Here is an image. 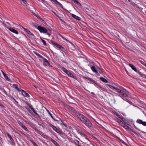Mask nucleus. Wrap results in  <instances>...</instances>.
I'll use <instances>...</instances> for the list:
<instances>
[{
    "mask_svg": "<svg viewBox=\"0 0 146 146\" xmlns=\"http://www.w3.org/2000/svg\"><path fill=\"white\" fill-rule=\"evenodd\" d=\"M31 109L32 110V111H35V110L34 109V108H31Z\"/></svg>",
    "mask_w": 146,
    "mask_h": 146,
    "instance_id": "53",
    "label": "nucleus"
},
{
    "mask_svg": "<svg viewBox=\"0 0 146 146\" xmlns=\"http://www.w3.org/2000/svg\"><path fill=\"white\" fill-rule=\"evenodd\" d=\"M35 114L36 115H37L38 116V113H37L36 112H35Z\"/></svg>",
    "mask_w": 146,
    "mask_h": 146,
    "instance_id": "56",
    "label": "nucleus"
},
{
    "mask_svg": "<svg viewBox=\"0 0 146 146\" xmlns=\"http://www.w3.org/2000/svg\"><path fill=\"white\" fill-rule=\"evenodd\" d=\"M17 90L19 92H21V90H19L18 88Z\"/></svg>",
    "mask_w": 146,
    "mask_h": 146,
    "instance_id": "48",
    "label": "nucleus"
},
{
    "mask_svg": "<svg viewBox=\"0 0 146 146\" xmlns=\"http://www.w3.org/2000/svg\"><path fill=\"white\" fill-rule=\"evenodd\" d=\"M95 72V73H96V74L97 75H98V76H99V74L98 73V71H97V70H96V72Z\"/></svg>",
    "mask_w": 146,
    "mask_h": 146,
    "instance_id": "45",
    "label": "nucleus"
},
{
    "mask_svg": "<svg viewBox=\"0 0 146 146\" xmlns=\"http://www.w3.org/2000/svg\"><path fill=\"white\" fill-rule=\"evenodd\" d=\"M57 44V43L55 42H54L53 44L54 46H55L56 45V44Z\"/></svg>",
    "mask_w": 146,
    "mask_h": 146,
    "instance_id": "47",
    "label": "nucleus"
},
{
    "mask_svg": "<svg viewBox=\"0 0 146 146\" xmlns=\"http://www.w3.org/2000/svg\"><path fill=\"white\" fill-rule=\"evenodd\" d=\"M60 49V50L62 51H64V50H65V49L63 47H62V46H61Z\"/></svg>",
    "mask_w": 146,
    "mask_h": 146,
    "instance_id": "34",
    "label": "nucleus"
},
{
    "mask_svg": "<svg viewBox=\"0 0 146 146\" xmlns=\"http://www.w3.org/2000/svg\"><path fill=\"white\" fill-rule=\"evenodd\" d=\"M39 60L41 61H43V59H41V58H40V59H39Z\"/></svg>",
    "mask_w": 146,
    "mask_h": 146,
    "instance_id": "54",
    "label": "nucleus"
},
{
    "mask_svg": "<svg viewBox=\"0 0 146 146\" xmlns=\"http://www.w3.org/2000/svg\"><path fill=\"white\" fill-rule=\"evenodd\" d=\"M13 100H14L16 102H17V101H16V100H15V99L14 98H13Z\"/></svg>",
    "mask_w": 146,
    "mask_h": 146,
    "instance_id": "58",
    "label": "nucleus"
},
{
    "mask_svg": "<svg viewBox=\"0 0 146 146\" xmlns=\"http://www.w3.org/2000/svg\"><path fill=\"white\" fill-rule=\"evenodd\" d=\"M26 103L27 105H29V104L28 103V102H27L26 101L25 102Z\"/></svg>",
    "mask_w": 146,
    "mask_h": 146,
    "instance_id": "55",
    "label": "nucleus"
},
{
    "mask_svg": "<svg viewBox=\"0 0 146 146\" xmlns=\"http://www.w3.org/2000/svg\"><path fill=\"white\" fill-rule=\"evenodd\" d=\"M107 85L108 86H109V87L110 88H111L113 90H115V87H113V86H111L110 85V84H107Z\"/></svg>",
    "mask_w": 146,
    "mask_h": 146,
    "instance_id": "23",
    "label": "nucleus"
},
{
    "mask_svg": "<svg viewBox=\"0 0 146 146\" xmlns=\"http://www.w3.org/2000/svg\"><path fill=\"white\" fill-rule=\"evenodd\" d=\"M34 144L36 146H38V145L35 143H34Z\"/></svg>",
    "mask_w": 146,
    "mask_h": 146,
    "instance_id": "59",
    "label": "nucleus"
},
{
    "mask_svg": "<svg viewBox=\"0 0 146 146\" xmlns=\"http://www.w3.org/2000/svg\"><path fill=\"white\" fill-rule=\"evenodd\" d=\"M21 92L23 96L27 98L29 97V95L24 90H22Z\"/></svg>",
    "mask_w": 146,
    "mask_h": 146,
    "instance_id": "7",
    "label": "nucleus"
},
{
    "mask_svg": "<svg viewBox=\"0 0 146 146\" xmlns=\"http://www.w3.org/2000/svg\"><path fill=\"white\" fill-rule=\"evenodd\" d=\"M50 140L51 141L53 142L54 144L55 143V142H56V141L54 140L53 139H51Z\"/></svg>",
    "mask_w": 146,
    "mask_h": 146,
    "instance_id": "39",
    "label": "nucleus"
},
{
    "mask_svg": "<svg viewBox=\"0 0 146 146\" xmlns=\"http://www.w3.org/2000/svg\"><path fill=\"white\" fill-rule=\"evenodd\" d=\"M90 82H90V83H93V84H96V82L93 79L91 78L89 81Z\"/></svg>",
    "mask_w": 146,
    "mask_h": 146,
    "instance_id": "21",
    "label": "nucleus"
},
{
    "mask_svg": "<svg viewBox=\"0 0 146 146\" xmlns=\"http://www.w3.org/2000/svg\"><path fill=\"white\" fill-rule=\"evenodd\" d=\"M129 65L131 67L133 70L135 72H137V70L136 68L133 65L131 64H129Z\"/></svg>",
    "mask_w": 146,
    "mask_h": 146,
    "instance_id": "14",
    "label": "nucleus"
},
{
    "mask_svg": "<svg viewBox=\"0 0 146 146\" xmlns=\"http://www.w3.org/2000/svg\"><path fill=\"white\" fill-rule=\"evenodd\" d=\"M57 44V43L55 42H54L53 44L54 46H55L56 45V44Z\"/></svg>",
    "mask_w": 146,
    "mask_h": 146,
    "instance_id": "46",
    "label": "nucleus"
},
{
    "mask_svg": "<svg viewBox=\"0 0 146 146\" xmlns=\"http://www.w3.org/2000/svg\"><path fill=\"white\" fill-rule=\"evenodd\" d=\"M62 122V124L63 125H64V126H65L66 127L67 125L64 123L63 122Z\"/></svg>",
    "mask_w": 146,
    "mask_h": 146,
    "instance_id": "44",
    "label": "nucleus"
},
{
    "mask_svg": "<svg viewBox=\"0 0 146 146\" xmlns=\"http://www.w3.org/2000/svg\"><path fill=\"white\" fill-rule=\"evenodd\" d=\"M55 46H56V47H57L58 48L60 49V48L61 46L59 44H56V45Z\"/></svg>",
    "mask_w": 146,
    "mask_h": 146,
    "instance_id": "37",
    "label": "nucleus"
},
{
    "mask_svg": "<svg viewBox=\"0 0 146 146\" xmlns=\"http://www.w3.org/2000/svg\"><path fill=\"white\" fill-rule=\"evenodd\" d=\"M22 28H23V29H24V30L26 32H27L29 35H33V34L31 33V32L28 29H26L25 28L23 27L22 26Z\"/></svg>",
    "mask_w": 146,
    "mask_h": 146,
    "instance_id": "12",
    "label": "nucleus"
},
{
    "mask_svg": "<svg viewBox=\"0 0 146 146\" xmlns=\"http://www.w3.org/2000/svg\"><path fill=\"white\" fill-rule=\"evenodd\" d=\"M70 109L77 116V117L79 119L82 117L84 115H83L80 113L79 111H77L73 108L70 107Z\"/></svg>",
    "mask_w": 146,
    "mask_h": 146,
    "instance_id": "3",
    "label": "nucleus"
},
{
    "mask_svg": "<svg viewBox=\"0 0 146 146\" xmlns=\"http://www.w3.org/2000/svg\"><path fill=\"white\" fill-rule=\"evenodd\" d=\"M80 120L88 128H90L92 126V124L88 119L83 115Z\"/></svg>",
    "mask_w": 146,
    "mask_h": 146,
    "instance_id": "1",
    "label": "nucleus"
},
{
    "mask_svg": "<svg viewBox=\"0 0 146 146\" xmlns=\"http://www.w3.org/2000/svg\"><path fill=\"white\" fill-rule=\"evenodd\" d=\"M33 112L34 113H35V112H36V111H35V110L34 111H33Z\"/></svg>",
    "mask_w": 146,
    "mask_h": 146,
    "instance_id": "63",
    "label": "nucleus"
},
{
    "mask_svg": "<svg viewBox=\"0 0 146 146\" xmlns=\"http://www.w3.org/2000/svg\"><path fill=\"white\" fill-rule=\"evenodd\" d=\"M119 118H120V119L122 117L121 115H120L119 114H118L117 112H115V113H114Z\"/></svg>",
    "mask_w": 146,
    "mask_h": 146,
    "instance_id": "27",
    "label": "nucleus"
},
{
    "mask_svg": "<svg viewBox=\"0 0 146 146\" xmlns=\"http://www.w3.org/2000/svg\"><path fill=\"white\" fill-rule=\"evenodd\" d=\"M124 128H125V129H129V127L127 125H126V124L125 125V126H124Z\"/></svg>",
    "mask_w": 146,
    "mask_h": 146,
    "instance_id": "35",
    "label": "nucleus"
},
{
    "mask_svg": "<svg viewBox=\"0 0 146 146\" xmlns=\"http://www.w3.org/2000/svg\"><path fill=\"white\" fill-rule=\"evenodd\" d=\"M7 135V136L9 138V139H10V140H11V141L12 142V141H13V138H12V137H11V136L8 133Z\"/></svg>",
    "mask_w": 146,
    "mask_h": 146,
    "instance_id": "24",
    "label": "nucleus"
},
{
    "mask_svg": "<svg viewBox=\"0 0 146 146\" xmlns=\"http://www.w3.org/2000/svg\"><path fill=\"white\" fill-rule=\"evenodd\" d=\"M100 80L101 81H103L104 82H105V83L108 82V81L107 80H106V79L104 78H103V77H101L100 78Z\"/></svg>",
    "mask_w": 146,
    "mask_h": 146,
    "instance_id": "17",
    "label": "nucleus"
},
{
    "mask_svg": "<svg viewBox=\"0 0 146 146\" xmlns=\"http://www.w3.org/2000/svg\"><path fill=\"white\" fill-rule=\"evenodd\" d=\"M62 38L64 40H65L66 41H68V42L69 43H71V44H72V43L71 42H70V41H69L67 39L65 38H64L63 36H62Z\"/></svg>",
    "mask_w": 146,
    "mask_h": 146,
    "instance_id": "29",
    "label": "nucleus"
},
{
    "mask_svg": "<svg viewBox=\"0 0 146 146\" xmlns=\"http://www.w3.org/2000/svg\"><path fill=\"white\" fill-rule=\"evenodd\" d=\"M137 109H139V110L141 109L140 108H139L138 107H137Z\"/></svg>",
    "mask_w": 146,
    "mask_h": 146,
    "instance_id": "62",
    "label": "nucleus"
},
{
    "mask_svg": "<svg viewBox=\"0 0 146 146\" xmlns=\"http://www.w3.org/2000/svg\"><path fill=\"white\" fill-rule=\"evenodd\" d=\"M8 29L11 32H13L14 33H15L16 34H18V31H17V30H15V29L12 28H10L9 29Z\"/></svg>",
    "mask_w": 146,
    "mask_h": 146,
    "instance_id": "11",
    "label": "nucleus"
},
{
    "mask_svg": "<svg viewBox=\"0 0 146 146\" xmlns=\"http://www.w3.org/2000/svg\"><path fill=\"white\" fill-rule=\"evenodd\" d=\"M41 40H42V42L43 44L45 46H46V44L45 41L44 40L42 39V38H41Z\"/></svg>",
    "mask_w": 146,
    "mask_h": 146,
    "instance_id": "31",
    "label": "nucleus"
},
{
    "mask_svg": "<svg viewBox=\"0 0 146 146\" xmlns=\"http://www.w3.org/2000/svg\"><path fill=\"white\" fill-rule=\"evenodd\" d=\"M42 1H44V0H41Z\"/></svg>",
    "mask_w": 146,
    "mask_h": 146,
    "instance_id": "64",
    "label": "nucleus"
},
{
    "mask_svg": "<svg viewBox=\"0 0 146 146\" xmlns=\"http://www.w3.org/2000/svg\"><path fill=\"white\" fill-rule=\"evenodd\" d=\"M113 100L114 101V103L115 104V102H116V101L115 100Z\"/></svg>",
    "mask_w": 146,
    "mask_h": 146,
    "instance_id": "57",
    "label": "nucleus"
},
{
    "mask_svg": "<svg viewBox=\"0 0 146 146\" xmlns=\"http://www.w3.org/2000/svg\"><path fill=\"white\" fill-rule=\"evenodd\" d=\"M138 73L139 75H140L143 78H146V75L143 74L141 72L139 71H138Z\"/></svg>",
    "mask_w": 146,
    "mask_h": 146,
    "instance_id": "15",
    "label": "nucleus"
},
{
    "mask_svg": "<svg viewBox=\"0 0 146 146\" xmlns=\"http://www.w3.org/2000/svg\"><path fill=\"white\" fill-rule=\"evenodd\" d=\"M13 86H14V88L16 89H17L18 88V86L17 84H13Z\"/></svg>",
    "mask_w": 146,
    "mask_h": 146,
    "instance_id": "40",
    "label": "nucleus"
},
{
    "mask_svg": "<svg viewBox=\"0 0 146 146\" xmlns=\"http://www.w3.org/2000/svg\"><path fill=\"white\" fill-rule=\"evenodd\" d=\"M29 107L31 109V108H33L32 107V106H31L29 104V105H28Z\"/></svg>",
    "mask_w": 146,
    "mask_h": 146,
    "instance_id": "49",
    "label": "nucleus"
},
{
    "mask_svg": "<svg viewBox=\"0 0 146 146\" xmlns=\"http://www.w3.org/2000/svg\"><path fill=\"white\" fill-rule=\"evenodd\" d=\"M3 75L5 79H6L8 81H9L10 79L8 78V77L5 74H4Z\"/></svg>",
    "mask_w": 146,
    "mask_h": 146,
    "instance_id": "22",
    "label": "nucleus"
},
{
    "mask_svg": "<svg viewBox=\"0 0 146 146\" xmlns=\"http://www.w3.org/2000/svg\"><path fill=\"white\" fill-rule=\"evenodd\" d=\"M122 95L123 97H127V95L126 94V93H125V92L124 91L123 92L122 94H121Z\"/></svg>",
    "mask_w": 146,
    "mask_h": 146,
    "instance_id": "26",
    "label": "nucleus"
},
{
    "mask_svg": "<svg viewBox=\"0 0 146 146\" xmlns=\"http://www.w3.org/2000/svg\"><path fill=\"white\" fill-rule=\"evenodd\" d=\"M34 53L36 54V55L37 56L38 58H41V59H43L44 58L42 56H41L40 54L37 53V52H35Z\"/></svg>",
    "mask_w": 146,
    "mask_h": 146,
    "instance_id": "18",
    "label": "nucleus"
},
{
    "mask_svg": "<svg viewBox=\"0 0 146 146\" xmlns=\"http://www.w3.org/2000/svg\"><path fill=\"white\" fill-rule=\"evenodd\" d=\"M70 77H72L73 78H74L75 79H77V78H76V76H74L73 75V74H72V75H70Z\"/></svg>",
    "mask_w": 146,
    "mask_h": 146,
    "instance_id": "32",
    "label": "nucleus"
},
{
    "mask_svg": "<svg viewBox=\"0 0 146 146\" xmlns=\"http://www.w3.org/2000/svg\"><path fill=\"white\" fill-rule=\"evenodd\" d=\"M54 144L56 146H60L56 142Z\"/></svg>",
    "mask_w": 146,
    "mask_h": 146,
    "instance_id": "43",
    "label": "nucleus"
},
{
    "mask_svg": "<svg viewBox=\"0 0 146 146\" xmlns=\"http://www.w3.org/2000/svg\"><path fill=\"white\" fill-rule=\"evenodd\" d=\"M61 70L64 72L66 74L69 76H70V75H72V73L67 70L66 68L64 67H62L61 68Z\"/></svg>",
    "mask_w": 146,
    "mask_h": 146,
    "instance_id": "4",
    "label": "nucleus"
},
{
    "mask_svg": "<svg viewBox=\"0 0 146 146\" xmlns=\"http://www.w3.org/2000/svg\"><path fill=\"white\" fill-rule=\"evenodd\" d=\"M120 90L119 89H118V88H115V90H114V91H115L118 92H119V91H120Z\"/></svg>",
    "mask_w": 146,
    "mask_h": 146,
    "instance_id": "33",
    "label": "nucleus"
},
{
    "mask_svg": "<svg viewBox=\"0 0 146 146\" xmlns=\"http://www.w3.org/2000/svg\"><path fill=\"white\" fill-rule=\"evenodd\" d=\"M57 17H58V18H59L61 20V19H60V17L59 16H57Z\"/></svg>",
    "mask_w": 146,
    "mask_h": 146,
    "instance_id": "60",
    "label": "nucleus"
},
{
    "mask_svg": "<svg viewBox=\"0 0 146 146\" xmlns=\"http://www.w3.org/2000/svg\"><path fill=\"white\" fill-rule=\"evenodd\" d=\"M60 136L62 138H64V137H63V135L62 134H61L60 135Z\"/></svg>",
    "mask_w": 146,
    "mask_h": 146,
    "instance_id": "50",
    "label": "nucleus"
},
{
    "mask_svg": "<svg viewBox=\"0 0 146 146\" xmlns=\"http://www.w3.org/2000/svg\"><path fill=\"white\" fill-rule=\"evenodd\" d=\"M121 119L125 123L127 124H128V121L126 120L124 117H122L121 118Z\"/></svg>",
    "mask_w": 146,
    "mask_h": 146,
    "instance_id": "16",
    "label": "nucleus"
},
{
    "mask_svg": "<svg viewBox=\"0 0 146 146\" xmlns=\"http://www.w3.org/2000/svg\"><path fill=\"white\" fill-rule=\"evenodd\" d=\"M139 61L141 63L143 64L144 65L146 66V64L145 63L143 62L141 60H139Z\"/></svg>",
    "mask_w": 146,
    "mask_h": 146,
    "instance_id": "36",
    "label": "nucleus"
},
{
    "mask_svg": "<svg viewBox=\"0 0 146 146\" xmlns=\"http://www.w3.org/2000/svg\"><path fill=\"white\" fill-rule=\"evenodd\" d=\"M22 1L26 5H27V4H28L27 1L25 0H22Z\"/></svg>",
    "mask_w": 146,
    "mask_h": 146,
    "instance_id": "38",
    "label": "nucleus"
},
{
    "mask_svg": "<svg viewBox=\"0 0 146 146\" xmlns=\"http://www.w3.org/2000/svg\"><path fill=\"white\" fill-rule=\"evenodd\" d=\"M37 29L40 31L41 33H47V35H48L49 36L50 35V33L51 32V31L50 30H49V32L47 33L48 31L45 28L40 26H38L37 27Z\"/></svg>",
    "mask_w": 146,
    "mask_h": 146,
    "instance_id": "2",
    "label": "nucleus"
},
{
    "mask_svg": "<svg viewBox=\"0 0 146 146\" xmlns=\"http://www.w3.org/2000/svg\"><path fill=\"white\" fill-rule=\"evenodd\" d=\"M17 123L21 126L25 130L28 131V130L26 127L21 122L19 121H17Z\"/></svg>",
    "mask_w": 146,
    "mask_h": 146,
    "instance_id": "5",
    "label": "nucleus"
},
{
    "mask_svg": "<svg viewBox=\"0 0 146 146\" xmlns=\"http://www.w3.org/2000/svg\"><path fill=\"white\" fill-rule=\"evenodd\" d=\"M43 64L45 66H47L49 64L48 61L45 58H43Z\"/></svg>",
    "mask_w": 146,
    "mask_h": 146,
    "instance_id": "6",
    "label": "nucleus"
},
{
    "mask_svg": "<svg viewBox=\"0 0 146 146\" xmlns=\"http://www.w3.org/2000/svg\"><path fill=\"white\" fill-rule=\"evenodd\" d=\"M47 112H48V114L52 118V119H53L54 120V119L53 117V116H52V114L50 113L49 111L48 110H47Z\"/></svg>",
    "mask_w": 146,
    "mask_h": 146,
    "instance_id": "30",
    "label": "nucleus"
},
{
    "mask_svg": "<svg viewBox=\"0 0 146 146\" xmlns=\"http://www.w3.org/2000/svg\"><path fill=\"white\" fill-rule=\"evenodd\" d=\"M132 133H131L132 135H133V136H135V135H137V133L136 132V131H134L132 130Z\"/></svg>",
    "mask_w": 146,
    "mask_h": 146,
    "instance_id": "28",
    "label": "nucleus"
},
{
    "mask_svg": "<svg viewBox=\"0 0 146 146\" xmlns=\"http://www.w3.org/2000/svg\"><path fill=\"white\" fill-rule=\"evenodd\" d=\"M84 78H85L88 79L89 80V81H90V79L91 78L88 77H84Z\"/></svg>",
    "mask_w": 146,
    "mask_h": 146,
    "instance_id": "42",
    "label": "nucleus"
},
{
    "mask_svg": "<svg viewBox=\"0 0 146 146\" xmlns=\"http://www.w3.org/2000/svg\"><path fill=\"white\" fill-rule=\"evenodd\" d=\"M72 1L76 4L78 5L81 6V5L80 3L77 0H72Z\"/></svg>",
    "mask_w": 146,
    "mask_h": 146,
    "instance_id": "20",
    "label": "nucleus"
},
{
    "mask_svg": "<svg viewBox=\"0 0 146 146\" xmlns=\"http://www.w3.org/2000/svg\"><path fill=\"white\" fill-rule=\"evenodd\" d=\"M137 123H139L142 124L143 125L146 126V122L143 121L142 120L140 119H137Z\"/></svg>",
    "mask_w": 146,
    "mask_h": 146,
    "instance_id": "8",
    "label": "nucleus"
},
{
    "mask_svg": "<svg viewBox=\"0 0 146 146\" xmlns=\"http://www.w3.org/2000/svg\"><path fill=\"white\" fill-rule=\"evenodd\" d=\"M29 111H31V112H30V113H31V112L32 113V111H31L30 110H29Z\"/></svg>",
    "mask_w": 146,
    "mask_h": 146,
    "instance_id": "61",
    "label": "nucleus"
},
{
    "mask_svg": "<svg viewBox=\"0 0 146 146\" xmlns=\"http://www.w3.org/2000/svg\"><path fill=\"white\" fill-rule=\"evenodd\" d=\"M50 42H51V43L52 44H53V43L54 42V41H53V40H51V41H50Z\"/></svg>",
    "mask_w": 146,
    "mask_h": 146,
    "instance_id": "51",
    "label": "nucleus"
},
{
    "mask_svg": "<svg viewBox=\"0 0 146 146\" xmlns=\"http://www.w3.org/2000/svg\"><path fill=\"white\" fill-rule=\"evenodd\" d=\"M52 1H53L56 4H58L59 5V6L62 8H63V6L60 3H59L57 0H51Z\"/></svg>",
    "mask_w": 146,
    "mask_h": 146,
    "instance_id": "13",
    "label": "nucleus"
},
{
    "mask_svg": "<svg viewBox=\"0 0 146 146\" xmlns=\"http://www.w3.org/2000/svg\"><path fill=\"white\" fill-rule=\"evenodd\" d=\"M123 91L124 90H120L118 93H120V94H122V93L123 92Z\"/></svg>",
    "mask_w": 146,
    "mask_h": 146,
    "instance_id": "41",
    "label": "nucleus"
},
{
    "mask_svg": "<svg viewBox=\"0 0 146 146\" xmlns=\"http://www.w3.org/2000/svg\"><path fill=\"white\" fill-rule=\"evenodd\" d=\"M91 68L94 72H96L97 70L94 66H93L91 67Z\"/></svg>",
    "mask_w": 146,
    "mask_h": 146,
    "instance_id": "19",
    "label": "nucleus"
},
{
    "mask_svg": "<svg viewBox=\"0 0 146 146\" xmlns=\"http://www.w3.org/2000/svg\"><path fill=\"white\" fill-rule=\"evenodd\" d=\"M1 71L3 75L4 74H5V73L3 72V71L2 70H1Z\"/></svg>",
    "mask_w": 146,
    "mask_h": 146,
    "instance_id": "52",
    "label": "nucleus"
},
{
    "mask_svg": "<svg viewBox=\"0 0 146 146\" xmlns=\"http://www.w3.org/2000/svg\"><path fill=\"white\" fill-rule=\"evenodd\" d=\"M72 17L74 18L77 20L78 21H80L81 19V18L78 16H76L74 14H72L71 15Z\"/></svg>",
    "mask_w": 146,
    "mask_h": 146,
    "instance_id": "10",
    "label": "nucleus"
},
{
    "mask_svg": "<svg viewBox=\"0 0 146 146\" xmlns=\"http://www.w3.org/2000/svg\"><path fill=\"white\" fill-rule=\"evenodd\" d=\"M50 125L52 128L57 133H60V132L59 130L56 127L54 126L51 124H50Z\"/></svg>",
    "mask_w": 146,
    "mask_h": 146,
    "instance_id": "9",
    "label": "nucleus"
},
{
    "mask_svg": "<svg viewBox=\"0 0 146 146\" xmlns=\"http://www.w3.org/2000/svg\"><path fill=\"white\" fill-rule=\"evenodd\" d=\"M120 122V123L121 125L123 127H124V126L125 125V124L124 123V122L121 121V120H119V121Z\"/></svg>",
    "mask_w": 146,
    "mask_h": 146,
    "instance_id": "25",
    "label": "nucleus"
}]
</instances>
